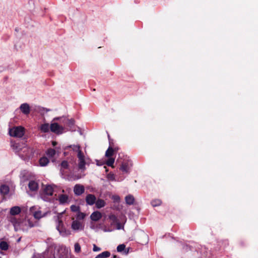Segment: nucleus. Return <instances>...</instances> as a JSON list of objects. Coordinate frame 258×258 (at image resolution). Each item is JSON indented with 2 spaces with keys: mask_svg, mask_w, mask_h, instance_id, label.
<instances>
[{
  "mask_svg": "<svg viewBox=\"0 0 258 258\" xmlns=\"http://www.w3.org/2000/svg\"><path fill=\"white\" fill-rule=\"evenodd\" d=\"M44 193L46 196H51L53 195V189L51 185H47L44 188Z\"/></svg>",
  "mask_w": 258,
  "mask_h": 258,
  "instance_id": "f8f14e48",
  "label": "nucleus"
},
{
  "mask_svg": "<svg viewBox=\"0 0 258 258\" xmlns=\"http://www.w3.org/2000/svg\"><path fill=\"white\" fill-rule=\"evenodd\" d=\"M28 187L31 191H36L38 188V184L34 180H31L28 184Z\"/></svg>",
  "mask_w": 258,
  "mask_h": 258,
  "instance_id": "1a4fd4ad",
  "label": "nucleus"
},
{
  "mask_svg": "<svg viewBox=\"0 0 258 258\" xmlns=\"http://www.w3.org/2000/svg\"><path fill=\"white\" fill-rule=\"evenodd\" d=\"M9 134L10 136L15 138H22L25 134V128L18 126L9 129Z\"/></svg>",
  "mask_w": 258,
  "mask_h": 258,
  "instance_id": "f257e3e1",
  "label": "nucleus"
},
{
  "mask_svg": "<svg viewBox=\"0 0 258 258\" xmlns=\"http://www.w3.org/2000/svg\"><path fill=\"white\" fill-rule=\"evenodd\" d=\"M125 248V245L124 244H119L117 247V251L118 252H122Z\"/></svg>",
  "mask_w": 258,
  "mask_h": 258,
  "instance_id": "bb28decb",
  "label": "nucleus"
},
{
  "mask_svg": "<svg viewBox=\"0 0 258 258\" xmlns=\"http://www.w3.org/2000/svg\"><path fill=\"white\" fill-rule=\"evenodd\" d=\"M111 219H112L113 220H116V218L115 216H112V218H111Z\"/></svg>",
  "mask_w": 258,
  "mask_h": 258,
  "instance_id": "4c0bfd02",
  "label": "nucleus"
},
{
  "mask_svg": "<svg viewBox=\"0 0 258 258\" xmlns=\"http://www.w3.org/2000/svg\"><path fill=\"white\" fill-rule=\"evenodd\" d=\"M96 206L97 208L100 209L105 206V202L103 200L98 199L95 202Z\"/></svg>",
  "mask_w": 258,
  "mask_h": 258,
  "instance_id": "a211bd4d",
  "label": "nucleus"
},
{
  "mask_svg": "<svg viewBox=\"0 0 258 258\" xmlns=\"http://www.w3.org/2000/svg\"><path fill=\"white\" fill-rule=\"evenodd\" d=\"M41 197L42 199H44L43 195H42Z\"/></svg>",
  "mask_w": 258,
  "mask_h": 258,
  "instance_id": "79ce46f5",
  "label": "nucleus"
},
{
  "mask_svg": "<svg viewBox=\"0 0 258 258\" xmlns=\"http://www.w3.org/2000/svg\"><path fill=\"white\" fill-rule=\"evenodd\" d=\"M117 150V149H116V148L113 149L112 147H109V148L105 152V156L107 157H111L113 155V152H116Z\"/></svg>",
  "mask_w": 258,
  "mask_h": 258,
  "instance_id": "ddd939ff",
  "label": "nucleus"
},
{
  "mask_svg": "<svg viewBox=\"0 0 258 258\" xmlns=\"http://www.w3.org/2000/svg\"><path fill=\"white\" fill-rule=\"evenodd\" d=\"M85 214L81 212L80 211L78 212L77 215V218L79 220H83L85 217Z\"/></svg>",
  "mask_w": 258,
  "mask_h": 258,
  "instance_id": "a878e982",
  "label": "nucleus"
},
{
  "mask_svg": "<svg viewBox=\"0 0 258 258\" xmlns=\"http://www.w3.org/2000/svg\"><path fill=\"white\" fill-rule=\"evenodd\" d=\"M69 200V197L67 195L61 194L58 196V201L60 204L67 203Z\"/></svg>",
  "mask_w": 258,
  "mask_h": 258,
  "instance_id": "9b49d317",
  "label": "nucleus"
},
{
  "mask_svg": "<svg viewBox=\"0 0 258 258\" xmlns=\"http://www.w3.org/2000/svg\"><path fill=\"white\" fill-rule=\"evenodd\" d=\"M40 215V214L39 212H35V213L34 214V216L35 218L39 219L41 217Z\"/></svg>",
  "mask_w": 258,
  "mask_h": 258,
  "instance_id": "72a5a7b5",
  "label": "nucleus"
},
{
  "mask_svg": "<svg viewBox=\"0 0 258 258\" xmlns=\"http://www.w3.org/2000/svg\"><path fill=\"white\" fill-rule=\"evenodd\" d=\"M102 217L101 213L99 211H95L93 212L90 218L92 221H98Z\"/></svg>",
  "mask_w": 258,
  "mask_h": 258,
  "instance_id": "6e6552de",
  "label": "nucleus"
},
{
  "mask_svg": "<svg viewBox=\"0 0 258 258\" xmlns=\"http://www.w3.org/2000/svg\"><path fill=\"white\" fill-rule=\"evenodd\" d=\"M50 131L56 134H62L63 130V127L60 126L57 123H52L50 125Z\"/></svg>",
  "mask_w": 258,
  "mask_h": 258,
  "instance_id": "7ed1b4c3",
  "label": "nucleus"
},
{
  "mask_svg": "<svg viewBox=\"0 0 258 258\" xmlns=\"http://www.w3.org/2000/svg\"><path fill=\"white\" fill-rule=\"evenodd\" d=\"M52 145H53V146H56V145H57V143H56V142H55V141H53V142H52Z\"/></svg>",
  "mask_w": 258,
  "mask_h": 258,
  "instance_id": "e433bc0d",
  "label": "nucleus"
},
{
  "mask_svg": "<svg viewBox=\"0 0 258 258\" xmlns=\"http://www.w3.org/2000/svg\"><path fill=\"white\" fill-rule=\"evenodd\" d=\"M129 166L127 162H123L120 167V170L122 172L127 173L129 171Z\"/></svg>",
  "mask_w": 258,
  "mask_h": 258,
  "instance_id": "dca6fc26",
  "label": "nucleus"
},
{
  "mask_svg": "<svg viewBox=\"0 0 258 258\" xmlns=\"http://www.w3.org/2000/svg\"><path fill=\"white\" fill-rule=\"evenodd\" d=\"M107 177V178L110 180H114L115 179L114 175L112 173H109Z\"/></svg>",
  "mask_w": 258,
  "mask_h": 258,
  "instance_id": "7c9ffc66",
  "label": "nucleus"
},
{
  "mask_svg": "<svg viewBox=\"0 0 258 258\" xmlns=\"http://www.w3.org/2000/svg\"><path fill=\"white\" fill-rule=\"evenodd\" d=\"M96 201V197L93 194H88L86 197V202L89 205H93Z\"/></svg>",
  "mask_w": 258,
  "mask_h": 258,
  "instance_id": "423d86ee",
  "label": "nucleus"
},
{
  "mask_svg": "<svg viewBox=\"0 0 258 258\" xmlns=\"http://www.w3.org/2000/svg\"><path fill=\"white\" fill-rule=\"evenodd\" d=\"M70 123L72 124H74V120H70Z\"/></svg>",
  "mask_w": 258,
  "mask_h": 258,
  "instance_id": "58836bf2",
  "label": "nucleus"
},
{
  "mask_svg": "<svg viewBox=\"0 0 258 258\" xmlns=\"http://www.w3.org/2000/svg\"><path fill=\"white\" fill-rule=\"evenodd\" d=\"M50 129V126L48 123L42 124L40 126V130L43 133L48 132Z\"/></svg>",
  "mask_w": 258,
  "mask_h": 258,
  "instance_id": "aec40b11",
  "label": "nucleus"
},
{
  "mask_svg": "<svg viewBox=\"0 0 258 258\" xmlns=\"http://www.w3.org/2000/svg\"><path fill=\"white\" fill-rule=\"evenodd\" d=\"M61 167L64 169H67L69 166V164L68 161H63L61 163Z\"/></svg>",
  "mask_w": 258,
  "mask_h": 258,
  "instance_id": "c756f323",
  "label": "nucleus"
},
{
  "mask_svg": "<svg viewBox=\"0 0 258 258\" xmlns=\"http://www.w3.org/2000/svg\"><path fill=\"white\" fill-rule=\"evenodd\" d=\"M116 255H113V258H116Z\"/></svg>",
  "mask_w": 258,
  "mask_h": 258,
  "instance_id": "a19ab883",
  "label": "nucleus"
},
{
  "mask_svg": "<svg viewBox=\"0 0 258 258\" xmlns=\"http://www.w3.org/2000/svg\"><path fill=\"white\" fill-rule=\"evenodd\" d=\"M21 212L20 207L18 206H14L11 208L10 214L12 216L18 215Z\"/></svg>",
  "mask_w": 258,
  "mask_h": 258,
  "instance_id": "9d476101",
  "label": "nucleus"
},
{
  "mask_svg": "<svg viewBox=\"0 0 258 258\" xmlns=\"http://www.w3.org/2000/svg\"><path fill=\"white\" fill-rule=\"evenodd\" d=\"M21 112L26 115L29 114L30 111V108L28 104L23 103L22 104L20 107Z\"/></svg>",
  "mask_w": 258,
  "mask_h": 258,
  "instance_id": "0eeeda50",
  "label": "nucleus"
},
{
  "mask_svg": "<svg viewBox=\"0 0 258 258\" xmlns=\"http://www.w3.org/2000/svg\"><path fill=\"white\" fill-rule=\"evenodd\" d=\"M55 153L56 152L54 149L50 148L47 150L46 154L49 157H53L55 154Z\"/></svg>",
  "mask_w": 258,
  "mask_h": 258,
  "instance_id": "5701e85b",
  "label": "nucleus"
},
{
  "mask_svg": "<svg viewBox=\"0 0 258 258\" xmlns=\"http://www.w3.org/2000/svg\"><path fill=\"white\" fill-rule=\"evenodd\" d=\"M0 248L3 250H7L9 248V245L6 241H3L0 242Z\"/></svg>",
  "mask_w": 258,
  "mask_h": 258,
  "instance_id": "412c9836",
  "label": "nucleus"
},
{
  "mask_svg": "<svg viewBox=\"0 0 258 258\" xmlns=\"http://www.w3.org/2000/svg\"><path fill=\"white\" fill-rule=\"evenodd\" d=\"M76 149H77V157L79 159L78 167L80 169L84 170L85 169L86 165L84 155L82 151L80 150V147L79 146H75V148L74 149V150H76Z\"/></svg>",
  "mask_w": 258,
  "mask_h": 258,
  "instance_id": "f03ea898",
  "label": "nucleus"
},
{
  "mask_svg": "<svg viewBox=\"0 0 258 258\" xmlns=\"http://www.w3.org/2000/svg\"><path fill=\"white\" fill-rule=\"evenodd\" d=\"M93 250L94 251H99L101 250V248L98 247L95 244H94Z\"/></svg>",
  "mask_w": 258,
  "mask_h": 258,
  "instance_id": "473e14b6",
  "label": "nucleus"
},
{
  "mask_svg": "<svg viewBox=\"0 0 258 258\" xmlns=\"http://www.w3.org/2000/svg\"><path fill=\"white\" fill-rule=\"evenodd\" d=\"M109 158L107 160L106 164L107 166H110L112 168L114 167L113 163L114 162V159L112 157H109Z\"/></svg>",
  "mask_w": 258,
  "mask_h": 258,
  "instance_id": "b1692460",
  "label": "nucleus"
},
{
  "mask_svg": "<svg viewBox=\"0 0 258 258\" xmlns=\"http://www.w3.org/2000/svg\"><path fill=\"white\" fill-rule=\"evenodd\" d=\"M119 197L117 196H114L113 197V200L115 201H119Z\"/></svg>",
  "mask_w": 258,
  "mask_h": 258,
  "instance_id": "f704fd0d",
  "label": "nucleus"
},
{
  "mask_svg": "<svg viewBox=\"0 0 258 258\" xmlns=\"http://www.w3.org/2000/svg\"><path fill=\"white\" fill-rule=\"evenodd\" d=\"M26 225H28L30 228L33 227L34 226V223L31 221L30 220H28L27 221V223Z\"/></svg>",
  "mask_w": 258,
  "mask_h": 258,
  "instance_id": "2f4dec72",
  "label": "nucleus"
},
{
  "mask_svg": "<svg viewBox=\"0 0 258 258\" xmlns=\"http://www.w3.org/2000/svg\"><path fill=\"white\" fill-rule=\"evenodd\" d=\"M9 187L6 185H2L0 187V192L4 195H7L9 192Z\"/></svg>",
  "mask_w": 258,
  "mask_h": 258,
  "instance_id": "4468645a",
  "label": "nucleus"
},
{
  "mask_svg": "<svg viewBox=\"0 0 258 258\" xmlns=\"http://www.w3.org/2000/svg\"><path fill=\"white\" fill-rule=\"evenodd\" d=\"M0 258H1V257H0Z\"/></svg>",
  "mask_w": 258,
  "mask_h": 258,
  "instance_id": "37998d69",
  "label": "nucleus"
},
{
  "mask_svg": "<svg viewBox=\"0 0 258 258\" xmlns=\"http://www.w3.org/2000/svg\"><path fill=\"white\" fill-rule=\"evenodd\" d=\"M110 252L108 251H103L97 255L95 258H106L110 256Z\"/></svg>",
  "mask_w": 258,
  "mask_h": 258,
  "instance_id": "6ab92c4d",
  "label": "nucleus"
},
{
  "mask_svg": "<svg viewBox=\"0 0 258 258\" xmlns=\"http://www.w3.org/2000/svg\"><path fill=\"white\" fill-rule=\"evenodd\" d=\"M39 163L41 166H45L49 163V160L47 157H43L39 159Z\"/></svg>",
  "mask_w": 258,
  "mask_h": 258,
  "instance_id": "f3484780",
  "label": "nucleus"
},
{
  "mask_svg": "<svg viewBox=\"0 0 258 258\" xmlns=\"http://www.w3.org/2000/svg\"><path fill=\"white\" fill-rule=\"evenodd\" d=\"M128 251H129V249H128L127 251H125V252L126 254L128 253Z\"/></svg>",
  "mask_w": 258,
  "mask_h": 258,
  "instance_id": "ea45409f",
  "label": "nucleus"
},
{
  "mask_svg": "<svg viewBox=\"0 0 258 258\" xmlns=\"http://www.w3.org/2000/svg\"><path fill=\"white\" fill-rule=\"evenodd\" d=\"M85 191V187L83 185L77 184L74 188V192L75 195L80 196Z\"/></svg>",
  "mask_w": 258,
  "mask_h": 258,
  "instance_id": "20e7f679",
  "label": "nucleus"
},
{
  "mask_svg": "<svg viewBox=\"0 0 258 258\" xmlns=\"http://www.w3.org/2000/svg\"><path fill=\"white\" fill-rule=\"evenodd\" d=\"M125 200V202L127 205H132L134 204L135 199L132 195H129L126 196Z\"/></svg>",
  "mask_w": 258,
  "mask_h": 258,
  "instance_id": "2eb2a0df",
  "label": "nucleus"
},
{
  "mask_svg": "<svg viewBox=\"0 0 258 258\" xmlns=\"http://www.w3.org/2000/svg\"><path fill=\"white\" fill-rule=\"evenodd\" d=\"M75 251L77 253L81 251V246L78 243H76L75 244Z\"/></svg>",
  "mask_w": 258,
  "mask_h": 258,
  "instance_id": "c85d7f7f",
  "label": "nucleus"
},
{
  "mask_svg": "<svg viewBox=\"0 0 258 258\" xmlns=\"http://www.w3.org/2000/svg\"><path fill=\"white\" fill-rule=\"evenodd\" d=\"M71 210L74 212H78L80 211V207L76 205H72L70 207Z\"/></svg>",
  "mask_w": 258,
  "mask_h": 258,
  "instance_id": "393cba45",
  "label": "nucleus"
},
{
  "mask_svg": "<svg viewBox=\"0 0 258 258\" xmlns=\"http://www.w3.org/2000/svg\"><path fill=\"white\" fill-rule=\"evenodd\" d=\"M162 202L159 199L153 200L151 201V204L153 207H157L161 205Z\"/></svg>",
  "mask_w": 258,
  "mask_h": 258,
  "instance_id": "4be33fe9",
  "label": "nucleus"
},
{
  "mask_svg": "<svg viewBox=\"0 0 258 258\" xmlns=\"http://www.w3.org/2000/svg\"><path fill=\"white\" fill-rule=\"evenodd\" d=\"M71 227L74 230H81L83 229L84 226L81 222L74 220L72 223Z\"/></svg>",
  "mask_w": 258,
  "mask_h": 258,
  "instance_id": "39448f33",
  "label": "nucleus"
},
{
  "mask_svg": "<svg viewBox=\"0 0 258 258\" xmlns=\"http://www.w3.org/2000/svg\"><path fill=\"white\" fill-rule=\"evenodd\" d=\"M121 228V225L119 223H118L117 224V229H120Z\"/></svg>",
  "mask_w": 258,
  "mask_h": 258,
  "instance_id": "c9c22d12",
  "label": "nucleus"
},
{
  "mask_svg": "<svg viewBox=\"0 0 258 258\" xmlns=\"http://www.w3.org/2000/svg\"><path fill=\"white\" fill-rule=\"evenodd\" d=\"M10 221L14 225L16 228V225L19 223L18 220L15 217H12L10 219Z\"/></svg>",
  "mask_w": 258,
  "mask_h": 258,
  "instance_id": "cd10ccee",
  "label": "nucleus"
}]
</instances>
